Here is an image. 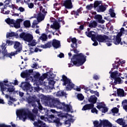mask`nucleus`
I'll list each match as a JSON object with an SVG mask.
<instances>
[{"label":"nucleus","mask_w":127,"mask_h":127,"mask_svg":"<svg viewBox=\"0 0 127 127\" xmlns=\"http://www.w3.org/2000/svg\"><path fill=\"white\" fill-rule=\"evenodd\" d=\"M16 115L19 120H22L23 122H25L27 118H29L33 122H34L35 119H36V115L31 113V112L27 108L18 110L16 112Z\"/></svg>","instance_id":"obj_1"},{"label":"nucleus","mask_w":127,"mask_h":127,"mask_svg":"<svg viewBox=\"0 0 127 127\" xmlns=\"http://www.w3.org/2000/svg\"><path fill=\"white\" fill-rule=\"evenodd\" d=\"M87 36L91 38L92 41H96V39L99 42H106L108 46L112 45V40L106 35H98L96 36V33L94 31H91L87 34Z\"/></svg>","instance_id":"obj_2"},{"label":"nucleus","mask_w":127,"mask_h":127,"mask_svg":"<svg viewBox=\"0 0 127 127\" xmlns=\"http://www.w3.org/2000/svg\"><path fill=\"white\" fill-rule=\"evenodd\" d=\"M61 81H63V86H66L65 89L66 91H71L72 89L76 90L77 92H80V87H77L76 88H74L75 87V84L72 83V80L71 79L67 78V76L65 75H63L62 79Z\"/></svg>","instance_id":"obj_3"},{"label":"nucleus","mask_w":127,"mask_h":127,"mask_svg":"<svg viewBox=\"0 0 127 127\" xmlns=\"http://www.w3.org/2000/svg\"><path fill=\"white\" fill-rule=\"evenodd\" d=\"M27 102L29 105H31L32 107L34 108H36L37 106L36 105V102L38 105V109L41 111H42L43 107L41 104L40 103V99L37 98L36 97H29L27 98Z\"/></svg>","instance_id":"obj_4"},{"label":"nucleus","mask_w":127,"mask_h":127,"mask_svg":"<svg viewBox=\"0 0 127 127\" xmlns=\"http://www.w3.org/2000/svg\"><path fill=\"white\" fill-rule=\"evenodd\" d=\"M110 76L112 79H114V82H112L111 84L112 85V87L115 89L114 85H117V84H121V78H119L121 76V73L118 71H115L112 73V71L109 72Z\"/></svg>","instance_id":"obj_5"},{"label":"nucleus","mask_w":127,"mask_h":127,"mask_svg":"<svg viewBox=\"0 0 127 127\" xmlns=\"http://www.w3.org/2000/svg\"><path fill=\"white\" fill-rule=\"evenodd\" d=\"M123 34H125V28H122L121 29L120 32L118 33L117 36H114V38L112 39V42L114 44H115V45H119L120 43H121V45H123V42H121L122 38L121 37Z\"/></svg>","instance_id":"obj_6"},{"label":"nucleus","mask_w":127,"mask_h":127,"mask_svg":"<svg viewBox=\"0 0 127 127\" xmlns=\"http://www.w3.org/2000/svg\"><path fill=\"white\" fill-rule=\"evenodd\" d=\"M97 98L95 95L91 96L88 99V101L89 103H92V104H86L83 106L82 108V111H87V110H91L94 108V104L97 103Z\"/></svg>","instance_id":"obj_7"},{"label":"nucleus","mask_w":127,"mask_h":127,"mask_svg":"<svg viewBox=\"0 0 127 127\" xmlns=\"http://www.w3.org/2000/svg\"><path fill=\"white\" fill-rule=\"evenodd\" d=\"M70 63L68 64L69 67H73V66L80 67V54L74 55L71 59Z\"/></svg>","instance_id":"obj_8"},{"label":"nucleus","mask_w":127,"mask_h":127,"mask_svg":"<svg viewBox=\"0 0 127 127\" xmlns=\"http://www.w3.org/2000/svg\"><path fill=\"white\" fill-rule=\"evenodd\" d=\"M44 100L47 101L49 106L51 108H56L59 102V100L55 98H52L50 96L44 97Z\"/></svg>","instance_id":"obj_9"},{"label":"nucleus","mask_w":127,"mask_h":127,"mask_svg":"<svg viewBox=\"0 0 127 127\" xmlns=\"http://www.w3.org/2000/svg\"><path fill=\"white\" fill-rule=\"evenodd\" d=\"M19 37L27 42H31L33 39V36L32 35L24 32L20 34Z\"/></svg>","instance_id":"obj_10"},{"label":"nucleus","mask_w":127,"mask_h":127,"mask_svg":"<svg viewBox=\"0 0 127 127\" xmlns=\"http://www.w3.org/2000/svg\"><path fill=\"white\" fill-rule=\"evenodd\" d=\"M94 126L95 127H113V125L111 123H110L107 120H103L101 124H102V125L101 124H99V122L98 121H94L93 122Z\"/></svg>","instance_id":"obj_11"},{"label":"nucleus","mask_w":127,"mask_h":127,"mask_svg":"<svg viewBox=\"0 0 127 127\" xmlns=\"http://www.w3.org/2000/svg\"><path fill=\"white\" fill-rule=\"evenodd\" d=\"M1 48L2 50V53L3 54V58L5 57H9L11 59L12 58V55H14L13 52H11L10 53H7V50H6V44L2 43L1 46Z\"/></svg>","instance_id":"obj_12"},{"label":"nucleus","mask_w":127,"mask_h":127,"mask_svg":"<svg viewBox=\"0 0 127 127\" xmlns=\"http://www.w3.org/2000/svg\"><path fill=\"white\" fill-rule=\"evenodd\" d=\"M56 108L59 110L64 109L66 110L67 112H71V107L68 104H65L64 102L61 103V102L59 100V103H58Z\"/></svg>","instance_id":"obj_13"},{"label":"nucleus","mask_w":127,"mask_h":127,"mask_svg":"<svg viewBox=\"0 0 127 127\" xmlns=\"http://www.w3.org/2000/svg\"><path fill=\"white\" fill-rule=\"evenodd\" d=\"M8 83V80L7 79H5V80L0 81V91L2 93V95H4V92L6 91V89L7 88L4 86H8V85L6 84Z\"/></svg>","instance_id":"obj_14"},{"label":"nucleus","mask_w":127,"mask_h":127,"mask_svg":"<svg viewBox=\"0 0 127 127\" xmlns=\"http://www.w3.org/2000/svg\"><path fill=\"white\" fill-rule=\"evenodd\" d=\"M21 44L19 42L16 41L14 43L13 48L14 49H17L16 51L13 52L14 55H12V56H14L16 55V54H18V52L20 53L21 50H22V48L20 47Z\"/></svg>","instance_id":"obj_15"},{"label":"nucleus","mask_w":127,"mask_h":127,"mask_svg":"<svg viewBox=\"0 0 127 127\" xmlns=\"http://www.w3.org/2000/svg\"><path fill=\"white\" fill-rule=\"evenodd\" d=\"M21 88H22L24 91H26V92H31V85L29 82H21V85L20 86Z\"/></svg>","instance_id":"obj_16"},{"label":"nucleus","mask_w":127,"mask_h":127,"mask_svg":"<svg viewBox=\"0 0 127 127\" xmlns=\"http://www.w3.org/2000/svg\"><path fill=\"white\" fill-rule=\"evenodd\" d=\"M97 108L99 110H100V111H101L102 113L103 114H105V113L108 112V108L105 107V104L102 103H99L97 106Z\"/></svg>","instance_id":"obj_17"},{"label":"nucleus","mask_w":127,"mask_h":127,"mask_svg":"<svg viewBox=\"0 0 127 127\" xmlns=\"http://www.w3.org/2000/svg\"><path fill=\"white\" fill-rule=\"evenodd\" d=\"M63 5L65 6V8H67L68 9H70V8L73 7L71 0H65L64 1Z\"/></svg>","instance_id":"obj_18"},{"label":"nucleus","mask_w":127,"mask_h":127,"mask_svg":"<svg viewBox=\"0 0 127 127\" xmlns=\"http://www.w3.org/2000/svg\"><path fill=\"white\" fill-rule=\"evenodd\" d=\"M125 63H126V61H121L120 59H117L115 64H113V67L114 69L118 68V66H121V67H122L123 64H125ZM120 64H121V65H120Z\"/></svg>","instance_id":"obj_19"},{"label":"nucleus","mask_w":127,"mask_h":127,"mask_svg":"<svg viewBox=\"0 0 127 127\" xmlns=\"http://www.w3.org/2000/svg\"><path fill=\"white\" fill-rule=\"evenodd\" d=\"M34 126L35 127H46V124L40 120L34 122Z\"/></svg>","instance_id":"obj_20"},{"label":"nucleus","mask_w":127,"mask_h":127,"mask_svg":"<svg viewBox=\"0 0 127 127\" xmlns=\"http://www.w3.org/2000/svg\"><path fill=\"white\" fill-rule=\"evenodd\" d=\"M52 46H53L54 48H56V49H57V48H59L61 47V45L60 44V41L56 39L53 40L52 42Z\"/></svg>","instance_id":"obj_21"},{"label":"nucleus","mask_w":127,"mask_h":127,"mask_svg":"<svg viewBox=\"0 0 127 127\" xmlns=\"http://www.w3.org/2000/svg\"><path fill=\"white\" fill-rule=\"evenodd\" d=\"M22 21H23V19L21 18L17 19L16 22L14 21L13 24L14 27L16 29L20 28V22H22Z\"/></svg>","instance_id":"obj_22"},{"label":"nucleus","mask_w":127,"mask_h":127,"mask_svg":"<svg viewBox=\"0 0 127 127\" xmlns=\"http://www.w3.org/2000/svg\"><path fill=\"white\" fill-rule=\"evenodd\" d=\"M6 85H4V87H7L6 89V92L7 93V92H8L9 94H10V95H11V93H13V92H14L15 88H14V87H13V86L10 85L7 83H6Z\"/></svg>","instance_id":"obj_23"},{"label":"nucleus","mask_w":127,"mask_h":127,"mask_svg":"<svg viewBox=\"0 0 127 127\" xmlns=\"http://www.w3.org/2000/svg\"><path fill=\"white\" fill-rule=\"evenodd\" d=\"M71 42L72 44H71V47L72 49H75V48H77L78 46L77 45V39L76 38H70Z\"/></svg>","instance_id":"obj_24"},{"label":"nucleus","mask_w":127,"mask_h":127,"mask_svg":"<svg viewBox=\"0 0 127 127\" xmlns=\"http://www.w3.org/2000/svg\"><path fill=\"white\" fill-rule=\"evenodd\" d=\"M86 56L83 55V54H80V65H83L85 62H86Z\"/></svg>","instance_id":"obj_25"},{"label":"nucleus","mask_w":127,"mask_h":127,"mask_svg":"<svg viewBox=\"0 0 127 127\" xmlns=\"http://www.w3.org/2000/svg\"><path fill=\"white\" fill-rule=\"evenodd\" d=\"M106 8L107 5H103L101 4L100 6H99V7L96 8V10L98 12H104V11L106 10Z\"/></svg>","instance_id":"obj_26"},{"label":"nucleus","mask_w":127,"mask_h":127,"mask_svg":"<svg viewBox=\"0 0 127 127\" xmlns=\"http://www.w3.org/2000/svg\"><path fill=\"white\" fill-rule=\"evenodd\" d=\"M46 15L44 14H42L41 13H39L37 16V20L39 22L40 21H42V20H44V18H45V16Z\"/></svg>","instance_id":"obj_27"},{"label":"nucleus","mask_w":127,"mask_h":127,"mask_svg":"<svg viewBox=\"0 0 127 127\" xmlns=\"http://www.w3.org/2000/svg\"><path fill=\"white\" fill-rule=\"evenodd\" d=\"M41 47L44 49H46V48H50L51 47H52V41L48 42L45 45H42Z\"/></svg>","instance_id":"obj_28"},{"label":"nucleus","mask_w":127,"mask_h":127,"mask_svg":"<svg viewBox=\"0 0 127 127\" xmlns=\"http://www.w3.org/2000/svg\"><path fill=\"white\" fill-rule=\"evenodd\" d=\"M94 18L97 19L99 23H104L105 20H103V17L101 15H96L95 16Z\"/></svg>","instance_id":"obj_29"},{"label":"nucleus","mask_w":127,"mask_h":127,"mask_svg":"<svg viewBox=\"0 0 127 127\" xmlns=\"http://www.w3.org/2000/svg\"><path fill=\"white\" fill-rule=\"evenodd\" d=\"M117 94L119 97H124L125 96V91L124 90L120 89H117Z\"/></svg>","instance_id":"obj_30"},{"label":"nucleus","mask_w":127,"mask_h":127,"mask_svg":"<svg viewBox=\"0 0 127 127\" xmlns=\"http://www.w3.org/2000/svg\"><path fill=\"white\" fill-rule=\"evenodd\" d=\"M23 25L24 27L26 28H29L30 26H31V25L30 24V21L28 20H26L23 22Z\"/></svg>","instance_id":"obj_31"},{"label":"nucleus","mask_w":127,"mask_h":127,"mask_svg":"<svg viewBox=\"0 0 127 127\" xmlns=\"http://www.w3.org/2000/svg\"><path fill=\"white\" fill-rule=\"evenodd\" d=\"M101 5H102L101 1H95L94 3L93 7L97 10V8L101 6Z\"/></svg>","instance_id":"obj_32"},{"label":"nucleus","mask_w":127,"mask_h":127,"mask_svg":"<svg viewBox=\"0 0 127 127\" xmlns=\"http://www.w3.org/2000/svg\"><path fill=\"white\" fill-rule=\"evenodd\" d=\"M5 22L7 24H9V25H10V24H13L14 23L15 20H13V19H10V18H7L5 20Z\"/></svg>","instance_id":"obj_33"},{"label":"nucleus","mask_w":127,"mask_h":127,"mask_svg":"<svg viewBox=\"0 0 127 127\" xmlns=\"http://www.w3.org/2000/svg\"><path fill=\"white\" fill-rule=\"evenodd\" d=\"M79 13H80V8L76 11L73 10L71 12V14H73L76 18H77V16H79Z\"/></svg>","instance_id":"obj_34"},{"label":"nucleus","mask_w":127,"mask_h":127,"mask_svg":"<svg viewBox=\"0 0 127 127\" xmlns=\"http://www.w3.org/2000/svg\"><path fill=\"white\" fill-rule=\"evenodd\" d=\"M21 77H22V78H28V77H29L27 73V69H26L25 71L21 73Z\"/></svg>","instance_id":"obj_35"},{"label":"nucleus","mask_w":127,"mask_h":127,"mask_svg":"<svg viewBox=\"0 0 127 127\" xmlns=\"http://www.w3.org/2000/svg\"><path fill=\"white\" fill-rule=\"evenodd\" d=\"M39 9H40V13H42L43 14H45V15H46V13H47V11H46L45 8H43V6H40Z\"/></svg>","instance_id":"obj_36"},{"label":"nucleus","mask_w":127,"mask_h":127,"mask_svg":"<svg viewBox=\"0 0 127 127\" xmlns=\"http://www.w3.org/2000/svg\"><path fill=\"white\" fill-rule=\"evenodd\" d=\"M117 123L120 125L121 126H123V127H126V126L127 125H125V123H124V121L123 120V119H119L117 120Z\"/></svg>","instance_id":"obj_37"},{"label":"nucleus","mask_w":127,"mask_h":127,"mask_svg":"<svg viewBox=\"0 0 127 127\" xmlns=\"http://www.w3.org/2000/svg\"><path fill=\"white\" fill-rule=\"evenodd\" d=\"M54 25L55 26V29H59L61 26H60V24L57 21H56L54 23Z\"/></svg>","instance_id":"obj_38"},{"label":"nucleus","mask_w":127,"mask_h":127,"mask_svg":"<svg viewBox=\"0 0 127 127\" xmlns=\"http://www.w3.org/2000/svg\"><path fill=\"white\" fill-rule=\"evenodd\" d=\"M13 36H16L15 33L11 32L10 33H7L6 38H9V37H13Z\"/></svg>","instance_id":"obj_39"},{"label":"nucleus","mask_w":127,"mask_h":127,"mask_svg":"<svg viewBox=\"0 0 127 127\" xmlns=\"http://www.w3.org/2000/svg\"><path fill=\"white\" fill-rule=\"evenodd\" d=\"M65 92L64 91H59L57 93V97H62L64 96H65Z\"/></svg>","instance_id":"obj_40"},{"label":"nucleus","mask_w":127,"mask_h":127,"mask_svg":"<svg viewBox=\"0 0 127 127\" xmlns=\"http://www.w3.org/2000/svg\"><path fill=\"white\" fill-rule=\"evenodd\" d=\"M89 27L93 28V27H96L97 26V22L95 21H91L89 25Z\"/></svg>","instance_id":"obj_41"},{"label":"nucleus","mask_w":127,"mask_h":127,"mask_svg":"<svg viewBox=\"0 0 127 127\" xmlns=\"http://www.w3.org/2000/svg\"><path fill=\"white\" fill-rule=\"evenodd\" d=\"M47 35L45 34H43V35L40 37V39L42 40V41H47Z\"/></svg>","instance_id":"obj_42"},{"label":"nucleus","mask_w":127,"mask_h":127,"mask_svg":"<svg viewBox=\"0 0 127 127\" xmlns=\"http://www.w3.org/2000/svg\"><path fill=\"white\" fill-rule=\"evenodd\" d=\"M109 13L112 17H115L116 16V13L113 9H110Z\"/></svg>","instance_id":"obj_43"},{"label":"nucleus","mask_w":127,"mask_h":127,"mask_svg":"<svg viewBox=\"0 0 127 127\" xmlns=\"http://www.w3.org/2000/svg\"><path fill=\"white\" fill-rule=\"evenodd\" d=\"M112 112L113 116H116V114H118V113H119V109L115 107L112 110Z\"/></svg>","instance_id":"obj_44"},{"label":"nucleus","mask_w":127,"mask_h":127,"mask_svg":"<svg viewBox=\"0 0 127 127\" xmlns=\"http://www.w3.org/2000/svg\"><path fill=\"white\" fill-rule=\"evenodd\" d=\"M14 44V43L12 41L7 40L6 41V45L8 44V46H11Z\"/></svg>","instance_id":"obj_45"},{"label":"nucleus","mask_w":127,"mask_h":127,"mask_svg":"<svg viewBox=\"0 0 127 127\" xmlns=\"http://www.w3.org/2000/svg\"><path fill=\"white\" fill-rule=\"evenodd\" d=\"M32 113L33 114L36 115V116L38 114V109L35 107H34V109L32 110Z\"/></svg>","instance_id":"obj_46"},{"label":"nucleus","mask_w":127,"mask_h":127,"mask_svg":"<svg viewBox=\"0 0 127 127\" xmlns=\"http://www.w3.org/2000/svg\"><path fill=\"white\" fill-rule=\"evenodd\" d=\"M91 113H92L93 114H98V110H97V109L94 108H92L91 109Z\"/></svg>","instance_id":"obj_47"},{"label":"nucleus","mask_w":127,"mask_h":127,"mask_svg":"<svg viewBox=\"0 0 127 127\" xmlns=\"http://www.w3.org/2000/svg\"><path fill=\"white\" fill-rule=\"evenodd\" d=\"M27 73L29 77H30V75H31V74L33 73V69H31L27 70Z\"/></svg>","instance_id":"obj_48"},{"label":"nucleus","mask_w":127,"mask_h":127,"mask_svg":"<svg viewBox=\"0 0 127 127\" xmlns=\"http://www.w3.org/2000/svg\"><path fill=\"white\" fill-rule=\"evenodd\" d=\"M54 122L55 123V124L59 125V124H60V119L58 118L56 120H54Z\"/></svg>","instance_id":"obj_49"},{"label":"nucleus","mask_w":127,"mask_h":127,"mask_svg":"<svg viewBox=\"0 0 127 127\" xmlns=\"http://www.w3.org/2000/svg\"><path fill=\"white\" fill-rule=\"evenodd\" d=\"M28 6L29 8H33L34 7V4L33 3H28Z\"/></svg>","instance_id":"obj_50"},{"label":"nucleus","mask_w":127,"mask_h":127,"mask_svg":"<svg viewBox=\"0 0 127 127\" xmlns=\"http://www.w3.org/2000/svg\"><path fill=\"white\" fill-rule=\"evenodd\" d=\"M65 125H68V127L71 126V122H70V120L68 119L65 121Z\"/></svg>","instance_id":"obj_51"},{"label":"nucleus","mask_w":127,"mask_h":127,"mask_svg":"<svg viewBox=\"0 0 127 127\" xmlns=\"http://www.w3.org/2000/svg\"><path fill=\"white\" fill-rule=\"evenodd\" d=\"M30 46H35L36 45V42L34 41H32V42L29 44Z\"/></svg>","instance_id":"obj_52"},{"label":"nucleus","mask_w":127,"mask_h":127,"mask_svg":"<svg viewBox=\"0 0 127 127\" xmlns=\"http://www.w3.org/2000/svg\"><path fill=\"white\" fill-rule=\"evenodd\" d=\"M40 77V73H37L35 76H34V77L36 78V79H39Z\"/></svg>","instance_id":"obj_53"},{"label":"nucleus","mask_w":127,"mask_h":127,"mask_svg":"<svg viewBox=\"0 0 127 127\" xmlns=\"http://www.w3.org/2000/svg\"><path fill=\"white\" fill-rule=\"evenodd\" d=\"M18 10H19L20 11V12H23V11H24L25 10V9H24V8H23L22 7H19Z\"/></svg>","instance_id":"obj_54"},{"label":"nucleus","mask_w":127,"mask_h":127,"mask_svg":"<svg viewBox=\"0 0 127 127\" xmlns=\"http://www.w3.org/2000/svg\"><path fill=\"white\" fill-rule=\"evenodd\" d=\"M87 9H92L93 8V4L88 5L86 6Z\"/></svg>","instance_id":"obj_55"},{"label":"nucleus","mask_w":127,"mask_h":127,"mask_svg":"<svg viewBox=\"0 0 127 127\" xmlns=\"http://www.w3.org/2000/svg\"><path fill=\"white\" fill-rule=\"evenodd\" d=\"M58 57L60 58H64V54L61 53L59 55H58Z\"/></svg>","instance_id":"obj_56"},{"label":"nucleus","mask_w":127,"mask_h":127,"mask_svg":"<svg viewBox=\"0 0 127 127\" xmlns=\"http://www.w3.org/2000/svg\"><path fill=\"white\" fill-rule=\"evenodd\" d=\"M85 99V97L83 96V94H80V101H83Z\"/></svg>","instance_id":"obj_57"},{"label":"nucleus","mask_w":127,"mask_h":127,"mask_svg":"<svg viewBox=\"0 0 127 127\" xmlns=\"http://www.w3.org/2000/svg\"><path fill=\"white\" fill-rule=\"evenodd\" d=\"M30 52L31 54L34 53V49H33V48H30Z\"/></svg>","instance_id":"obj_58"},{"label":"nucleus","mask_w":127,"mask_h":127,"mask_svg":"<svg viewBox=\"0 0 127 127\" xmlns=\"http://www.w3.org/2000/svg\"><path fill=\"white\" fill-rule=\"evenodd\" d=\"M110 97H112V98H113V99H115V98H116V97H117V94H110Z\"/></svg>","instance_id":"obj_59"},{"label":"nucleus","mask_w":127,"mask_h":127,"mask_svg":"<svg viewBox=\"0 0 127 127\" xmlns=\"http://www.w3.org/2000/svg\"><path fill=\"white\" fill-rule=\"evenodd\" d=\"M74 30H77L78 33H80V26L77 27V28H74Z\"/></svg>","instance_id":"obj_60"},{"label":"nucleus","mask_w":127,"mask_h":127,"mask_svg":"<svg viewBox=\"0 0 127 127\" xmlns=\"http://www.w3.org/2000/svg\"><path fill=\"white\" fill-rule=\"evenodd\" d=\"M73 52L74 53H76V54H78V53H79V51L77 50V49H73Z\"/></svg>","instance_id":"obj_61"},{"label":"nucleus","mask_w":127,"mask_h":127,"mask_svg":"<svg viewBox=\"0 0 127 127\" xmlns=\"http://www.w3.org/2000/svg\"><path fill=\"white\" fill-rule=\"evenodd\" d=\"M63 20H64L63 17L59 18L58 19V22H62Z\"/></svg>","instance_id":"obj_62"},{"label":"nucleus","mask_w":127,"mask_h":127,"mask_svg":"<svg viewBox=\"0 0 127 127\" xmlns=\"http://www.w3.org/2000/svg\"><path fill=\"white\" fill-rule=\"evenodd\" d=\"M19 94L20 97H23V96L24 95V93L22 92H19Z\"/></svg>","instance_id":"obj_63"},{"label":"nucleus","mask_w":127,"mask_h":127,"mask_svg":"<svg viewBox=\"0 0 127 127\" xmlns=\"http://www.w3.org/2000/svg\"><path fill=\"white\" fill-rule=\"evenodd\" d=\"M123 108L126 112H127V104H125L124 106H123Z\"/></svg>","instance_id":"obj_64"}]
</instances>
